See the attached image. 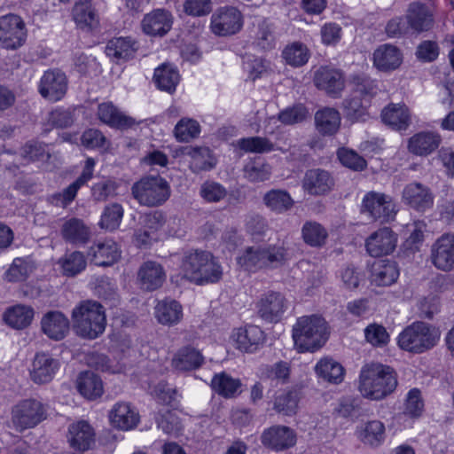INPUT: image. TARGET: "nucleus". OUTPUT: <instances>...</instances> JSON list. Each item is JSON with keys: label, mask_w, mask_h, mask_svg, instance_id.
I'll return each instance as SVG.
<instances>
[{"label": "nucleus", "mask_w": 454, "mask_h": 454, "mask_svg": "<svg viewBox=\"0 0 454 454\" xmlns=\"http://www.w3.org/2000/svg\"><path fill=\"white\" fill-rule=\"evenodd\" d=\"M97 115L100 121L111 128L127 129L135 124L134 119L124 114L112 102L99 104Z\"/></svg>", "instance_id": "32"}, {"label": "nucleus", "mask_w": 454, "mask_h": 454, "mask_svg": "<svg viewBox=\"0 0 454 454\" xmlns=\"http://www.w3.org/2000/svg\"><path fill=\"white\" fill-rule=\"evenodd\" d=\"M271 175V168L262 159H255L247 162L244 168L245 177L253 183L268 180Z\"/></svg>", "instance_id": "59"}, {"label": "nucleus", "mask_w": 454, "mask_h": 454, "mask_svg": "<svg viewBox=\"0 0 454 454\" xmlns=\"http://www.w3.org/2000/svg\"><path fill=\"white\" fill-rule=\"evenodd\" d=\"M95 166V160L92 158H88L85 160L82 174L65 188L60 192H55L48 198V201L54 207L66 208L69 206L75 199L78 191L83 185H85L93 176V170Z\"/></svg>", "instance_id": "13"}, {"label": "nucleus", "mask_w": 454, "mask_h": 454, "mask_svg": "<svg viewBox=\"0 0 454 454\" xmlns=\"http://www.w3.org/2000/svg\"><path fill=\"white\" fill-rule=\"evenodd\" d=\"M287 259V249L278 243L247 247L237 257V262L245 270L256 272L262 269L278 268Z\"/></svg>", "instance_id": "5"}, {"label": "nucleus", "mask_w": 454, "mask_h": 454, "mask_svg": "<svg viewBox=\"0 0 454 454\" xmlns=\"http://www.w3.org/2000/svg\"><path fill=\"white\" fill-rule=\"evenodd\" d=\"M133 198L141 206L159 207L170 197L169 184L160 176H148L134 183L131 187Z\"/></svg>", "instance_id": "7"}, {"label": "nucleus", "mask_w": 454, "mask_h": 454, "mask_svg": "<svg viewBox=\"0 0 454 454\" xmlns=\"http://www.w3.org/2000/svg\"><path fill=\"white\" fill-rule=\"evenodd\" d=\"M265 206L277 214H282L294 206V200L290 194L284 190H270L262 198Z\"/></svg>", "instance_id": "49"}, {"label": "nucleus", "mask_w": 454, "mask_h": 454, "mask_svg": "<svg viewBox=\"0 0 454 454\" xmlns=\"http://www.w3.org/2000/svg\"><path fill=\"white\" fill-rule=\"evenodd\" d=\"M67 441L75 450H89L95 443L94 429L84 420L72 423L68 427Z\"/></svg>", "instance_id": "24"}, {"label": "nucleus", "mask_w": 454, "mask_h": 454, "mask_svg": "<svg viewBox=\"0 0 454 454\" xmlns=\"http://www.w3.org/2000/svg\"><path fill=\"white\" fill-rule=\"evenodd\" d=\"M241 382L226 372L215 374L211 380L212 389L219 395L225 398H232L239 392Z\"/></svg>", "instance_id": "48"}, {"label": "nucleus", "mask_w": 454, "mask_h": 454, "mask_svg": "<svg viewBox=\"0 0 454 454\" xmlns=\"http://www.w3.org/2000/svg\"><path fill=\"white\" fill-rule=\"evenodd\" d=\"M361 212L380 223L393 220L396 215V206L391 196L378 192H367L361 206Z\"/></svg>", "instance_id": "10"}, {"label": "nucleus", "mask_w": 454, "mask_h": 454, "mask_svg": "<svg viewBox=\"0 0 454 454\" xmlns=\"http://www.w3.org/2000/svg\"><path fill=\"white\" fill-rule=\"evenodd\" d=\"M35 311L27 305H15L6 309L4 321L13 329L21 330L29 326L33 321Z\"/></svg>", "instance_id": "43"}, {"label": "nucleus", "mask_w": 454, "mask_h": 454, "mask_svg": "<svg viewBox=\"0 0 454 454\" xmlns=\"http://www.w3.org/2000/svg\"><path fill=\"white\" fill-rule=\"evenodd\" d=\"M334 184L333 176L321 168L307 170L302 179L303 190L311 196H324L329 193Z\"/></svg>", "instance_id": "19"}, {"label": "nucleus", "mask_w": 454, "mask_h": 454, "mask_svg": "<svg viewBox=\"0 0 454 454\" xmlns=\"http://www.w3.org/2000/svg\"><path fill=\"white\" fill-rule=\"evenodd\" d=\"M153 80L159 90L173 93L179 82L180 74L176 67L164 63L155 68Z\"/></svg>", "instance_id": "44"}, {"label": "nucleus", "mask_w": 454, "mask_h": 454, "mask_svg": "<svg viewBox=\"0 0 454 454\" xmlns=\"http://www.w3.org/2000/svg\"><path fill=\"white\" fill-rule=\"evenodd\" d=\"M186 154L191 157L190 168L193 173L208 171L216 164L212 152L207 147H189Z\"/></svg>", "instance_id": "47"}, {"label": "nucleus", "mask_w": 454, "mask_h": 454, "mask_svg": "<svg viewBox=\"0 0 454 454\" xmlns=\"http://www.w3.org/2000/svg\"><path fill=\"white\" fill-rule=\"evenodd\" d=\"M402 63L400 50L386 43L378 47L373 53V65L380 71L387 72L396 69Z\"/></svg>", "instance_id": "36"}, {"label": "nucleus", "mask_w": 454, "mask_h": 454, "mask_svg": "<svg viewBox=\"0 0 454 454\" xmlns=\"http://www.w3.org/2000/svg\"><path fill=\"white\" fill-rule=\"evenodd\" d=\"M67 90V79L63 72L58 69L44 72L38 86V91L43 98L57 102L64 98Z\"/></svg>", "instance_id": "14"}, {"label": "nucleus", "mask_w": 454, "mask_h": 454, "mask_svg": "<svg viewBox=\"0 0 454 454\" xmlns=\"http://www.w3.org/2000/svg\"><path fill=\"white\" fill-rule=\"evenodd\" d=\"M424 406L421 391L414 387L407 393L403 411L396 415V419L403 423L412 422L422 415Z\"/></svg>", "instance_id": "37"}, {"label": "nucleus", "mask_w": 454, "mask_h": 454, "mask_svg": "<svg viewBox=\"0 0 454 454\" xmlns=\"http://www.w3.org/2000/svg\"><path fill=\"white\" fill-rule=\"evenodd\" d=\"M317 376L332 384H340L344 380L345 369L332 357H323L315 365Z\"/></svg>", "instance_id": "41"}, {"label": "nucleus", "mask_w": 454, "mask_h": 454, "mask_svg": "<svg viewBox=\"0 0 454 454\" xmlns=\"http://www.w3.org/2000/svg\"><path fill=\"white\" fill-rule=\"evenodd\" d=\"M302 238L311 247H322L328 237L327 231L317 222H307L301 229Z\"/></svg>", "instance_id": "57"}, {"label": "nucleus", "mask_w": 454, "mask_h": 454, "mask_svg": "<svg viewBox=\"0 0 454 454\" xmlns=\"http://www.w3.org/2000/svg\"><path fill=\"white\" fill-rule=\"evenodd\" d=\"M257 316L266 323L279 322L289 308V301L278 291L269 290L262 293L254 303Z\"/></svg>", "instance_id": "9"}, {"label": "nucleus", "mask_w": 454, "mask_h": 454, "mask_svg": "<svg viewBox=\"0 0 454 454\" xmlns=\"http://www.w3.org/2000/svg\"><path fill=\"white\" fill-rule=\"evenodd\" d=\"M231 339L238 349L253 353L263 344L265 334L261 327L254 325H247L244 327L234 329Z\"/></svg>", "instance_id": "20"}, {"label": "nucleus", "mask_w": 454, "mask_h": 454, "mask_svg": "<svg viewBox=\"0 0 454 454\" xmlns=\"http://www.w3.org/2000/svg\"><path fill=\"white\" fill-rule=\"evenodd\" d=\"M442 141L438 133L423 131L413 135L408 142L409 151L419 156H427L436 150Z\"/></svg>", "instance_id": "34"}, {"label": "nucleus", "mask_w": 454, "mask_h": 454, "mask_svg": "<svg viewBox=\"0 0 454 454\" xmlns=\"http://www.w3.org/2000/svg\"><path fill=\"white\" fill-rule=\"evenodd\" d=\"M200 133V123L191 118H182L175 126L174 135L178 142L187 143L199 137Z\"/></svg>", "instance_id": "58"}, {"label": "nucleus", "mask_w": 454, "mask_h": 454, "mask_svg": "<svg viewBox=\"0 0 454 454\" xmlns=\"http://www.w3.org/2000/svg\"><path fill=\"white\" fill-rule=\"evenodd\" d=\"M118 184L113 180L98 182L91 187V196L96 201H106L117 195Z\"/></svg>", "instance_id": "64"}, {"label": "nucleus", "mask_w": 454, "mask_h": 454, "mask_svg": "<svg viewBox=\"0 0 454 454\" xmlns=\"http://www.w3.org/2000/svg\"><path fill=\"white\" fill-rule=\"evenodd\" d=\"M397 385V374L388 365L372 363L361 369L358 390L366 399L381 401L394 393Z\"/></svg>", "instance_id": "1"}, {"label": "nucleus", "mask_w": 454, "mask_h": 454, "mask_svg": "<svg viewBox=\"0 0 454 454\" xmlns=\"http://www.w3.org/2000/svg\"><path fill=\"white\" fill-rule=\"evenodd\" d=\"M368 100L362 98L361 95L355 94L343 101V108L346 117L352 121H364L369 115L367 112Z\"/></svg>", "instance_id": "51"}, {"label": "nucleus", "mask_w": 454, "mask_h": 454, "mask_svg": "<svg viewBox=\"0 0 454 454\" xmlns=\"http://www.w3.org/2000/svg\"><path fill=\"white\" fill-rule=\"evenodd\" d=\"M238 146L246 153H265L274 150L273 143L267 137H251L238 140Z\"/></svg>", "instance_id": "60"}, {"label": "nucleus", "mask_w": 454, "mask_h": 454, "mask_svg": "<svg viewBox=\"0 0 454 454\" xmlns=\"http://www.w3.org/2000/svg\"><path fill=\"white\" fill-rule=\"evenodd\" d=\"M61 235L66 242L73 245H84L90 239V231L82 220L73 217L63 223Z\"/></svg>", "instance_id": "39"}, {"label": "nucleus", "mask_w": 454, "mask_h": 454, "mask_svg": "<svg viewBox=\"0 0 454 454\" xmlns=\"http://www.w3.org/2000/svg\"><path fill=\"white\" fill-rule=\"evenodd\" d=\"M123 217V207L119 203L107 205L101 215L100 226L106 230H115L120 226Z\"/></svg>", "instance_id": "62"}, {"label": "nucleus", "mask_w": 454, "mask_h": 454, "mask_svg": "<svg viewBox=\"0 0 454 454\" xmlns=\"http://www.w3.org/2000/svg\"><path fill=\"white\" fill-rule=\"evenodd\" d=\"M71 317L74 331L83 339H97L106 330V311L104 307L96 301H81L73 309Z\"/></svg>", "instance_id": "3"}, {"label": "nucleus", "mask_w": 454, "mask_h": 454, "mask_svg": "<svg viewBox=\"0 0 454 454\" xmlns=\"http://www.w3.org/2000/svg\"><path fill=\"white\" fill-rule=\"evenodd\" d=\"M167 223L169 228L168 231L171 235H175L177 232L176 226H179L181 220L178 217H171L168 221L165 218L164 214L161 211H154L145 216V225L150 230L152 233H155Z\"/></svg>", "instance_id": "56"}, {"label": "nucleus", "mask_w": 454, "mask_h": 454, "mask_svg": "<svg viewBox=\"0 0 454 454\" xmlns=\"http://www.w3.org/2000/svg\"><path fill=\"white\" fill-rule=\"evenodd\" d=\"M59 263L63 274L67 277H74L86 268V259L82 253L78 251L65 254L59 259Z\"/></svg>", "instance_id": "55"}, {"label": "nucleus", "mask_w": 454, "mask_h": 454, "mask_svg": "<svg viewBox=\"0 0 454 454\" xmlns=\"http://www.w3.org/2000/svg\"><path fill=\"white\" fill-rule=\"evenodd\" d=\"M292 332L294 346L301 353L319 349L325 345L329 335L326 321L318 315L298 317Z\"/></svg>", "instance_id": "4"}, {"label": "nucleus", "mask_w": 454, "mask_h": 454, "mask_svg": "<svg viewBox=\"0 0 454 454\" xmlns=\"http://www.w3.org/2000/svg\"><path fill=\"white\" fill-rule=\"evenodd\" d=\"M409 28L412 33H422L433 27V14L426 4L411 3L405 15Z\"/></svg>", "instance_id": "29"}, {"label": "nucleus", "mask_w": 454, "mask_h": 454, "mask_svg": "<svg viewBox=\"0 0 454 454\" xmlns=\"http://www.w3.org/2000/svg\"><path fill=\"white\" fill-rule=\"evenodd\" d=\"M108 419L111 426L114 428L128 431L137 426L140 416L129 403L118 402L110 410Z\"/></svg>", "instance_id": "23"}, {"label": "nucleus", "mask_w": 454, "mask_h": 454, "mask_svg": "<svg viewBox=\"0 0 454 454\" xmlns=\"http://www.w3.org/2000/svg\"><path fill=\"white\" fill-rule=\"evenodd\" d=\"M340 113L332 107H325L315 114L317 129L324 136L335 134L340 129Z\"/></svg>", "instance_id": "45"}, {"label": "nucleus", "mask_w": 454, "mask_h": 454, "mask_svg": "<svg viewBox=\"0 0 454 454\" xmlns=\"http://www.w3.org/2000/svg\"><path fill=\"white\" fill-rule=\"evenodd\" d=\"M72 16L77 27L90 32L99 27V14L90 0L78 1L72 10Z\"/></svg>", "instance_id": "25"}, {"label": "nucleus", "mask_w": 454, "mask_h": 454, "mask_svg": "<svg viewBox=\"0 0 454 454\" xmlns=\"http://www.w3.org/2000/svg\"><path fill=\"white\" fill-rule=\"evenodd\" d=\"M261 379L285 384L288 381L291 367L289 363L279 361L271 365H264L260 369Z\"/></svg>", "instance_id": "54"}, {"label": "nucleus", "mask_w": 454, "mask_h": 454, "mask_svg": "<svg viewBox=\"0 0 454 454\" xmlns=\"http://www.w3.org/2000/svg\"><path fill=\"white\" fill-rule=\"evenodd\" d=\"M33 271L32 264L23 259L15 258L9 269L4 274V278L8 282H22L25 281Z\"/></svg>", "instance_id": "61"}, {"label": "nucleus", "mask_w": 454, "mask_h": 454, "mask_svg": "<svg viewBox=\"0 0 454 454\" xmlns=\"http://www.w3.org/2000/svg\"><path fill=\"white\" fill-rule=\"evenodd\" d=\"M21 155L28 161H44L50 158L45 145L37 141L27 142L21 149Z\"/></svg>", "instance_id": "63"}, {"label": "nucleus", "mask_w": 454, "mask_h": 454, "mask_svg": "<svg viewBox=\"0 0 454 454\" xmlns=\"http://www.w3.org/2000/svg\"><path fill=\"white\" fill-rule=\"evenodd\" d=\"M201 352L191 345L180 348L173 356L172 367L180 372H188L200 368L204 364Z\"/></svg>", "instance_id": "31"}, {"label": "nucleus", "mask_w": 454, "mask_h": 454, "mask_svg": "<svg viewBox=\"0 0 454 454\" xmlns=\"http://www.w3.org/2000/svg\"><path fill=\"white\" fill-rule=\"evenodd\" d=\"M59 366V361L49 353H36L32 361L30 378L36 384L49 383L54 378Z\"/></svg>", "instance_id": "18"}, {"label": "nucleus", "mask_w": 454, "mask_h": 454, "mask_svg": "<svg viewBox=\"0 0 454 454\" xmlns=\"http://www.w3.org/2000/svg\"><path fill=\"white\" fill-rule=\"evenodd\" d=\"M381 119L393 129L403 130L410 125L411 114L405 105L389 104L382 110Z\"/></svg>", "instance_id": "38"}, {"label": "nucleus", "mask_w": 454, "mask_h": 454, "mask_svg": "<svg viewBox=\"0 0 454 454\" xmlns=\"http://www.w3.org/2000/svg\"><path fill=\"white\" fill-rule=\"evenodd\" d=\"M137 278L143 289L153 291L163 285L166 280V272L160 263L146 261L140 266Z\"/></svg>", "instance_id": "30"}, {"label": "nucleus", "mask_w": 454, "mask_h": 454, "mask_svg": "<svg viewBox=\"0 0 454 454\" xmlns=\"http://www.w3.org/2000/svg\"><path fill=\"white\" fill-rule=\"evenodd\" d=\"M262 442L272 450L282 451L295 444L296 434L288 427L275 426L263 432Z\"/></svg>", "instance_id": "26"}, {"label": "nucleus", "mask_w": 454, "mask_h": 454, "mask_svg": "<svg viewBox=\"0 0 454 454\" xmlns=\"http://www.w3.org/2000/svg\"><path fill=\"white\" fill-rule=\"evenodd\" d=\"M403 202L418 212H425L434 205V194L429 187L419 183L406 184L402 192Z\"/></svg>", "instance_id": "15"}, {"label": "nucleus", "mask_w": 454, "mask_h": 454, "mask_svg": "<svg viewBox=\"0 0 454 454\" xmlns=\"http://www.w3.org/2000/svg\"><path fill=\"white\" fill-rule=\"evenodd\" d=\"M299 395L297 391H282L275 396L273 408L278 413L292 416L297 411Z\"/></svg>", "instance_id": "53"}, {"label": "nucleus", "mask_w": 454, "mask_h": 454, "mask_svg": "<svg viewBox=\"0 0 454 454\" xmlns=\"http://www.w3.org/2000/svg\"><path fill=\"white\" fill-rule=\"evenodd\" d=\"M385 425L380 420H371L357 428L356 434L362 442L370 446H379L385 440Z\"/></svg>", "instance_id": "46"}, {"label": "nucleus", "mask_w": 454, "mask_h": 454, "mask_svg": "<svg viewBox=\"0 0 454 454\" xmlns=\"http://www.w3.org/2000/svg\"><path fill=\"white\" fill-rule=\"evenodd\" d=\"M432 262L442 270L454 268V234L445 233L432 246Z\"/></svg>", "instance_id": "22"}, {"label": "nucleus", "mask_w": 454, "mask_h": 454, "mask_svg": "<svg viewBox=\"0 0 454 454\" xmlns=\"http://www.w3.org/2000/svg\"><path fill=\"white\" fill-rule=\"evenodd\" d=\"M172 13L162 8H158L145 14L141 21L142 30L151 36H163L172 27Z\"/></svg>", "instance_id": "21"}, {"label": "nucleus", "mask_w": 454, "mask_h": 454, "mask_svg": "<svg viewBox=\"0 0 454 454\" xmlns=\"http://www.w3.org/2000/svg\"><path fill=\"white\" fill-rule=\"evenodd\" d=\"M243 26L242 13L232 6L220 7L212 14L210 29L218 36H229L237 34Z\"/></svg>", "instance_id": "12"}, {"label": "nucleus", "mask_w": 454, "mask_h": 454, "mask_svg": "<svg viewBox=\"0 0 454 454\" xmlns=\"http://www.w3.org/2000/svg\"><path fill=\"white\" fill-rule=\"evenodd\" d=\"M397 236L387 227L372 232L365 240L367 253L372 257H380L391 254L396 247Z\"/></svg>", "instance_id": "16"}, {"label": "nucleus", "mask_w": 454, "mask_h": 454, "mask_svg": "<svg viewBox=\"0 0 454 454\" xmlns=\"http://www.w3.org/2000/svg\"><path fill=\"white\" fill-rule=\"evenodd\" d=\"M440 331L422 321L414 322L405 327L398 335V347L405 351L421 354L437 345Z\"/></svg>", "instance_id": "6"}, {"label": "nucleus", "mask_w": 454, "mask_h": 454, "mask_svg": "<svg viewBox=\"0 0 454 454\" xmlns=\"http://www.w3.org/2000/svg\"><path fill=\"white\" fill-rule=\"evenodd\" d=\"M41 330L49 339L61 340L69 332V320L61 311H48L41 319Z\"/></svg>", "instance_id": "27"}, {"label": "nucleus", "mask_w": 454, "mask_h": 454, "mask_svg": "<svg viewBox=\"0 0 454 454\" xmlns=\"http://www.w3.org/2000/svg\"><path fill=\"white\" fill-rule=\"evenodd\" d=\"M78 392L88 400H95L104 393V387L101 379L91 372L80 373L76 380Z\"/></svg>", "instance_id": "42"}, {"label": "nucleus", "mask_w": 454, "mask_h": 454, "mask_svg": "<svg viewBox=\"0 0 454 454\" xmlns=\"http://www.w3.org/2000/svg\"><path fill=\"white\" fill-rule=\"evenodd\" d=\"M27 39V29L23 20L16 14L0 17V44L7 50H16Z\"/></svg>", "instance_id": "11"}, {"label": "nucleus", "mask_w": 454, "mask_h": 454, "mask_svg": "<svg viewBox=\"0 0 454 454\" xmlns=\"http://www.w3.org/2000/svg\"><path fill=\"white\" fill-rule=\"evenodd\" d=\"M47 410V405L39 400L24 399L12 407V421L20 430L32 428L46 419Z\"/></svg>", "instance_id": "8"}, {"label": "nucleus", "mask_w": 454, "mask_h": 454, "mask_svg": "<svg viewBox=\"0 0 454 454\" xmlns=\"http://www.w3.org/2000/svg\"><path fill=\"white\" fill-rule=\"evenodd\" d=\"M427 223L424 221H414L406 225L407 237L403 243L405 249L411 252L419 251L425 239Z\"/></svg>", "instance_id": "52"}, {"label": "nucleus", "mask_w": 454, "mask_h": 454, "mask_svg": "<svg viewBox=\"0 0 454 454\" xmlns=\"http://www.w3.org/2000/svg\"><path fill=\"white\" fill-rule=\"evenodd\" d=\"M315 86L333 98L339 97L345 87L343 74L339 69L330 67H320L314 74Z\"/></svg>", "instance_id": "17"}, {"label": "nucleus", "mask_w": 454, "mask_h": 454, "mask_svg": "<svg viewBox=\"0 0 454 454\" xmlns=\"http://www.w3.org/2000/svg\"><path fill=\"white\" fill-rule=\"evenodd\" d=\"M399 270L395 262L380 260L372 265L371 282L377 286H389L396 282Z\"/></svg>", "instance_id": "33"}, {"label": "nucleus", "mask_w": 454, "mask_h": 454, "mask_svg": "<svg viewBox=\"0 0 454 454\" xmlns=\"http://www.w3.org/2000/svg\"><path fill=\"white\" fill-rule=\"evenodd\" d=\"M282 58L287 65L300 67L309 61L310 51L304 43L294 42L285 47L282 51Z\"/></svg>", "instance_id": "50"}, {"label": "nucleus", "mask_w": 454, "mask_h": 454, "mask_svg": "<svg viewBox=\"0 0 454 454\" xmlns=\"http://www.w3.org/2000/svg\"><path fill=\"white\" fill-rule=\"evenodd\" d=\"M183 277L197 285L217 283L223 277V269L213 254L202 250H190L184 254L180 266Z\"/></svg>", "instance_id": "2"}, {"label": "nucleus", "mask_w": 454, "mask_h": 454, "mask_svg": "<svg viewBox=\"0 0 454 454\" xmlns=\"http://www.w3.org/2000/svg\"><path fill=\"white\" fill-rule=\"evenodd\" d=\"M88 256L95 265L110 266L121 257V250L115 241L105 239L91 246Z\"/></svg>", "instance_id": "28"}, {"label": "nucleus", "mask_w": 454, "mask_h": 454, "mask_svg": "<svg viewBox=\"0 0 454 454\" xmlns=\"http://www.w3.org/2000/svg\"><path fill=\"white\" fill-rule=\"evenodd\" d=\"M137 49V42L131 37H116L107 43L106 53L115 61H126L135 57Z\"/></svg>", "instance_id": "35"}, {"label": "nucleus", "mask_w": 454, "mask_h": 454, "mask_svg": "<svg viewBox=\"0 0 454 454\" xmlns=\"http://www.w3.org/2000/svg\"><path fill=\"white\" fill-rule=\"evenodd\" d=\"M155 317L164 325H177L183 318V307L175 300H163L155 306Z\"/></svg>", "instance_id": "40"}]
</instances>
